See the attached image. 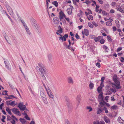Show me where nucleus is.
<instances>
[{"label":"nucleus","instance_id":"obj_61","mask_svg":"<svg viewBox=\"0 0 124 124\" xmlns=\"http://www.w3.org/2000/svg\"><path fill=\"white\" fill-rule=\"evenodd\" d=\"M4 62L5 65L8 64V61H6L5 60H4Z\"/></svg>","mask_w":124,"mask_h":124},{"label":"nucleus","instance_id":"obj_4","mask_svg":"<svg viewBox=\"0 0 124 124\" xmlns=\"http://www.w3.org/2000/svg\"><path fill=\"white\" fill-rule=\"evenodd\" d=\"M40 95L41 98L44 103L46 104H47L48 102L46 98L45 95L42 92H41L40 93Z\"/></svg>","mask_w":124,"mask_h":124},{"label":"nucleus","instance_id":"obj_36","mask_svg":"<svg viewBox=\"0 0 124 124\" xmlns=\"http://www.w3.org/2000/svg\"><path fill=\"white\" fill-rule=\"evenodd\" d=\"M110 86L109 85H107L106 86V90H109L110 88Z\"/></svg>","mask_w":124,"mask_h":124},{"label":"nucleus","instance_id":"obj_28","mask_svg":"<svg viewBox=\"0 0 124 124\" xmlns=\"http://www.w3.org/2000/svg\"><path fill=\"white\" fill-rule=\"evenodd\" d=\"M21 21L25 29L26 28H27L28 27L26 23L23 21H22V20H21Z\"/></svg>","mask_w":124,"mask_h":124},{"label":"nucleus","instance_id":"obj_37","mask_svg":"<svg viewBox=\"0 0 124 124\" xmlns=\"http://www.w3.org/2000/svg\"><path fill=\"white\" fill-rule=\"evenodd\" d=\"M104 110L105 111V113H108V110L105 107H104L103 108V110Z\"/></svg>","mask_w":124,"mask_h":124},{"label":"nucleus","instance_id":"obj_58","mask_svg":"<svg viewBox=\"0 0 124 124\" xmlns=\"http://www.w3.org/2000/svg\"><path fill=\"white\" fill-rule=\"evenodd\" d=\"M11 122L12 124H15V121L13 119L11 121Z\"/></svg>","mask_w":124,"mask_h":124},{"label":"nucleus","instance_id":"obj_25","mask_svg":"<svg viewBox=\"0 0 124 124\" xmlns=\"http://www.w3.org/2000/svg\"><path fill=\"white\" fill-rule=\"evenodd\" d=\"M94 87V84L92 82H90L89 85V87L90 89H93Z\"/></svg>","mask_w":124,"mask_h":124},{"label":"nucleus","instance_id":"obj_23","mask_svg":"<svg viewBox=\"0 0 124 124\" xmlns=\"http://www.w3.org/2000/svg\"><path fill=\"white\" fill-rule=\"evenodd\" d=\"M58 29L59 30L57 31V32L59 33H61L62 32V29L60 26H58Z\"/></svg>","mask_w":124,"mask_h":124},{"label":"nucleus","instance_id":"obj_63","mask_svg":"<svg viewBox=\"0 0 124 124\" xmlns=\"http://www.w3.org/2000/svg\"><path fill=\"white\" fill-rule=\"evenodd\" d=\"M118 122L120 123L124 124V121L122 120L121 121L120 120L119 121V120H118Z\"/></svg>","mask_w":124,"mask_h":124},{"label":"nucleus","instance_id":"obj_29","mask_svg":"<svg viewBox=\"0 0 124 124\" xmlns=\"http://www.w3.org/2000/svg\"><path fill=\"white\" fill-rule=\"evenodd\" d=\"M103 48L107 52H108V48L107 46L105 45H104L103 46Z\"/></svg>","mask_w":124,"mask_h":124},{"label":"nucleus","instance_id":"obj_64","mask_svg":"<svg viewBox=\"0 0 124 124\" xmlns=\"http://www.w3.org/2000/svg\"><path fill=\"white\" fill-rule=\"evenodd\" d=\"M121 42L123 43H124V37L122 38H121Z\"/></svg>","mask_w":124,"mask_h":124},{"label":"nucleus","instance_id":"obj_50","mask_svg":"<svg viewBox=\"0 0 124 124\" xmlns=\"http://www.w3.org/2000/svg\"><path fill=\"white\" fill-rule=\"evenodd\" d=\"M48 1L49 2L50 1V0H46V6L47 7L48 9Z\"/></svg>","mask_w":124,"mask_h":124},{"label":"nucleus","instance_id":"obj_10","mask_svg":"<svg viewBox=\"0 0 124 124\" xmlns=\"http://www.w3.org/2000/svg\"><path fill=\"white\" fill-rule=\"evenodd\" d=\"M98 100L99 101H103V97L102 95V93H101L98 96Z\"/></svg>","mask_w":124,"mask_h":124},{"label":"nucleus","instance_id":"obj_59","mask_svg":"<svg viewBox=\"0 0 124 124\" xmlns=\"http://www.w3.org/2000/svg\"><path fill=\"white\" fill-rule=\"evenodd\" d=\"M98 38V39L99 41H100L102 39V37L101 36H99Z\"/></svg>","mask_w":124,"mask_h":124},{"label":"nucleus","instance_id":"obj_30","mask_svg":"<svg viewBox=\"0 0 124 124\" xmlns=\"http://www.w3.org/2000/svg\"><path fill=\"white\" fill-rule=\"evenodd\" d=\"M52 4L54 5L56 7L58 6V3L56 1H54V2H52Z\"/></svg>","mask_w":124,"mask_h":124},{"label":"nucleus","instance_id":"obj_39","mask_svg":"<svg viewBox=\"0 0 124 124\" xmlns=\"http://www.w3.org/2000/svg\"><path fill=\"white\" fill-rule=\"evenodd\" d=\"M100 106L101 107V108L104 105V103L102 102H100Z\"/></svg>","mask_w":124,"mask_h":124},{"label":"nucleus","instance_id":"obj_6","mask_svg":"<svg viewBox=\"0 0 124 124\" xmlns=\"http://www.w3.org/2000/svg\"><path fill=\"white\" fill-rule=\"evenodd\" d=\"M7 9L10 13L11 16L13 18H15V16L14 13L12 10L11 8L10 7H8L7 8Z\"/></svg>","mask_w":124,"mask_h":124},{"label":"nucleus","instance_id":"obj_43","mask_svg":"<svg viewBox=\"0 0 124 124\" xmlns=\"http://www.w3.org/2000/svg\"><path fill=\"white\" fill-rule=\"evenodd\" d=\"M107 39H108L111 42L112 41V39L109 36H107Z\"/></svg>","mask_w":124,"mask_h":124},{"label":"nucleus","instance_id":"obj_21","mask_svg":"<svg viewBox=\"0 0 124 124\" xmlns=\"http://www.w3.org/2000/svg\"><path fill=\"white\" fill-rule=\"evenodd\" d=\"M25 29L27 34L29 35H30L31 34V33L28 27L27 28H26Z\"/></svg>","mask_w":124,"mask_h":124},{"label":"nucleus","instance_id":"obj_26","mask_svg":"<svg viewBox=\"0 0 124 124\" xmlns=\"http://www.w3.org/2000/svg\"><path fill=\"white\" fill-rule=\"evenodd\" d=\"M65 47H66V48H68L69 49H70V50H72L74 51V50L71 47V46H70V45H69L68 46L66 45H65Z\"/></svg>","mask_w":124,"mask_h":124},{"label":"nucleus","instance_id":"obj_31","mask_svg":"<svg viewBox=\"0 0 124 124\" xmlns=\"http://www.w3.org/2000/svg\"><path fill=\"white\" fill-rule=\"evenodd\" d=\"M106 24L107 26H111L112 25V23L111 22L108 21L106 23Z\"/></svg>","mask_w":124,"mask_h":124},{"label":"nucleus","instance_id":"obj_41","mask_svg":"<svg viewBox=\"0 0 124 124\" xmlns=\"http://www.w3.org/2000/svg\"><path fill=\"white\" fill-rule=\"evenodd\" d=\"M99 7V6L98 5H96V12H98L99 11L98 8Z\"/></svg>","mask_w":124,"mask_h":124},{"label":"nucleus","instance_id":"obj_46","mask_svg":"<svg viewBox=\"0 0 124 124\" xmlns=\"http://www.w3.org/2000/svg\"><path fill=\"white\" fill-rule=\"evenodd\" d=\"M25 118L28 120H30V119L29 117L27 115L25 116Z\"/></svg>","mask_w":124,"mask_h":124},{"label":"nucleus","instance_id":"obj_42","mask_svg":"<svg viewBox=\"0 0 124 124\" xmlns=\"http://www.w3.org/2000/svg\"><path fill=\"white\" fill-rule=\"evenodd\" d=\"M6 110L8 111L9 114H10L11 115H12V113L11 112V111L9 109H7Z\"/></svg>","mask_w":124,"mask_h":124},{"label":"nucleus","instance_id":"obj_19","mask_svg":"<svg viewBox=\"0 0 124 124\" xmlns=\"http://www.w3.org/2000/svg\"><path fill=\"white\" fill-rule=\"evenodd\" d=\"M61 36L60 37H59V40H62V41H65L66 40V38L65 37V36H62L61 35H60Z\"/></svg>","mask_w":124,"mask_h":124},{"label":"nucleus","instance_id":"obj_5","mask_svg":"<svg viewBox=\"0 0 124 124\" xmlns=\"http://www.w3.org/2000/svg\"><path fill=\"white\" fill-rule=\"evenodd\" d=\"M46 89L48 95L50 98H51L52 99H53L54 98V97L53 95L52 94V93L49 88L47 87L46 88Z\"/></svg>","mask_w":124,"mask_h":124},{"label":"nucleus","instance_id":"obj_52","mask_svg":"<svg viewBox=\"0 0 124 124\" xmlns=\"http://www.w3.org/2000/svg\"><path fill=\"white\" fill-rule=\"evenodd\" d=\"M88 26L91 28H93V26L92 25L91 23H88Z\"/></svg>","mask_w":124,"mask_h":124},{"label":"nucleus","instance_id":"obj_40","mask_svg":"<svg viewBox=\"0 0 124 124\" xmlns=\"http://www.w3.org/2000/svg\"><path fill=\"white\" fill-rule=\"evenodd\" d=\"M117 107V106L116 105H114L112 106L111 107V109H116V108Z\"/></svg>","mask_w":124,"mask_h":124},{"label":"nucleus","instance_id":"obj_18","mask_svg":"<svg viewBox=\"0 0 124 124\" xmlns=\"http://www.w3.org/2000/svg\"><path fill=\"white\" fill-rule=\"evenodd\" d=\"M68 82L70 84H72L73 83V79L71 77H69L68 78Z\"/></svg>","mask_w":124,"mask_h":124},{"label":"nucleus","instance_id":"obj_60","mask_svg":"<svg viewBox=\"0 0 124 124\" xmlns=\"http://www.w3.org/2000/svg\"><path fill=\"white\" fill-rule=\"evenodd\" d=\"M121 61L122 62H124V58L123 57H121Z\"/></svg>","mask_w":124,"mask_h":124},{"label":"nucleus","instance_id":"obj_11","mask_svg":"<svg viewBox=\"0 0 124 124\" xmlns=\"http://www.w3.org/2000/svg\"><path fill=\"white\" fill-rule=\"evenodd\" d=\"M73 9V7L72 6L71 8H67V11L69 15L71 14L72 10Z\"/></svg>","mask_w":124,"mask_h":124},{"label":"nucleus","instance_id":"obj_47","mask_svg":"<svg viewBox=\"0 0 124 124\" xmlns=\"http://www.w3.org/2000/svg\"><path fill=\"white\" fill-rule=\"evenodd\" d=\"M7 68L8 70H10L11 68H10L9 66V64H8L5 65Z\"/></svg>","mask_w":124,"mask_h":124},{"label":"nucleus","instance_id":"obj_7","mask_svg":"<svg viewBox=\"0 0 124 124\" xmlns=\"http://www.w3.org/2000/svg\"><path fill=\"white\" fill-rule=\"evenodd\" d=\"M66 16L63 12L61 10H60V12L59 13V17L60 21L63 18V17H66Z\"/></svg>","mask_w":124,"mask_h":124},{"label":"nucleus","instance_id":"obj_12","mask_svg":"<svg viewBox=\"0 0 124 124\" xmlns=\"http://www.w3.org/2000/svg\"><path fill=\"white\" fill-rule=\"evenodd\" d=\"M99 107L97 109V114H99L102 112L103 110V109L101 108V107L99 105H98Z\"/></svg>","mask_w":124,"mask_h":124},{"label":"nucleus","instance_id":"obj_49","mask_svg":"<svg viewBox=\"0 0 124 124\" xmlns=\"http://www.w3.org/2000/svg\"><path fill=\"white\" fill-rule=\"evenodd\" d=\"M84 3H85L87 4H88L90 3H91V2L89 1V0H86L84 2Z\"/></svg>","mask_w":124,"mask_h":124},{"label":"nucleus","instance_id":"obj_51","mask_svg":"<svg viewBox=\"0 0 124 124\" xmlns=\"http://www.w3.org/2000/svg\"><path fill=\"white\" fill-rule=\"evenodd\" d=\"M102 14L104 15H107V14H108V13H106L104 11H102Z\"/></svg>","mask_w":124,"mask_h":124},{"label":"nucleus","instance_id":"obj_9","mask_svg":"<svg viewBox=\"0 0 124 124\" xmlns=\"http://www.w3.org/2000/svg\"><path fill=\"white\" fill-rule=\"evenodd\" d=\"M59 18L57 17H55L53 19V22L56 25H57L59 24Z\"/></svg>","mask_w":124,"mask_h":124},{"label":"nucleus","instance_id":"obj_55","mask_svg":"<svg viewBox=\"0 0 124 124\" xmlns=\"http://www.w3.org/2000/svg\"><path fill=\"white\" fill-rule=\"evenodd\" d=\"M4 105V104L3 103H2L0 105V109H2V107Z\"/></svg>","mask_w":124,"mask_h":124},{"label":"nucleus","instance_id":"obj_22","mask_svg":"<svg viewBox=\"0 0 124 124\" xmlns=\"http://www.w3.org/2000/svg\"><path fill=\"white\" fill-rule=\"evenodd\" d=\"M104 120L106 123H108L109 122L110 120L109 118L106 116H105L104 118Z\"/></svg>","mask_w":124,"mask_h":124},{"label":"nucleus","instance_id":"obj_38","mask_svg":"<svg viewBox=\"0 0 124 124\" xmlns=\"http://www.w3.org/2000/svg\"><path fill=\"white\" fill-rule=\"evenodd\" d=\"M109 90L111 92L114 93H115L116 92V91L115 89H114L112 88H110Z\"/></svg>","mask_w":124,"mask_h":124},{"label":"nucleus","instance_id":"obj_56","mask_svg":"<svg viewBox=\"0 0 124 124\" xmlns=\"http://www.w3.org/2000/svg\"><path fill=\"white\" fill-rule=\"evenodd\" d=\"M93 25L95 26L96 27H97L98 26L97 24L95 22H93Z\"/></svg>","mask_w":124,"mask_h":124},{"label":"nucleus","instance_id":"obj_16","mask_svg":"<svg viewBox=\"0 0 124 124\" xmlns=\"http://www.w3.org/2000/svg\"><path fill=\"white\" fill-rule=\"evenodd\" d=\"M82 32L83 35H85L86 36H87L89 35V31L88 30L86 29H85L84 30V31H82Z\"/></svg>","mask_w":124,"mask_h":124},{"label":"nucleus","instance_id":"obj_2","mask_svg":"<svg viewBox=\"0 0 124 124\" xmlns=\"http://www.w3.org/2000/svg\"><path fill=\"white\" fill-rule=\"evenodd\" d=\"M40 70V75L42 79L44 80H45L46 78L45 76L47 75V73L45 68H42Z\"/></svg>","mask_w":124,"mask_h":124},{"label":"nucleus","instance_id":"obj_53","mask_svg":"<svg viewBox=\"0 0 124 124\" xmlns=\"http://www.w3.org/2000/svg\"><path fill=\"white\" fill-rule=\"evenodd\" d=\"M122 48L121 47H119L118 48L117 50V52H118L122 50Z\"/></svg>","mask_w":124,"mask_h":124},{"label":"nucleus","instance_id":"obj_62","mask_svg":"<svg viewBox=\"0 0 124 124\" xmlns=\"http://www.w3.org/2000/svg\"><path fill=\"white\" fill-rule=\"evenodd\" d=\"M75 37L77 39H79V37L77 33H76V34Z\"/></svg>","mask_w":124,"mask_h":124},{"label":"nucleus","instance_id":"obj_32","mask_svg":"<svg viewBox=\"0 0 124 124\" xmlns=\"http://www.w3.org/2000/svg\"><path fill=\"white\" fill-rule=\"evenodd\" d=\"M86 109L89 110V112H90L93 109L90 106H87L86 108Z\"/></svg>","mask_w":124,"mask_h":124},{"label":"nucleus","instance_id":"obj_34","mask_svg":"<svg viewBox=\"0 0 124 124\" xmlns=\"http://www.w3.org/2000/svg\"><path fill=\"white\" fill-rule=\"evenodd\" d=\"M38 65L39 66V67L40 70L42 68H44V67L43 66V65L41 63H39Z\"/></svg>","mask_w":124,"mask_h":124},{"label":"nucleus","instance_id":"obj_33","mask_svg":"<svg viewBox=\"0 0 124 124\" xmlns=\"http://www.w3.org/2000/svg\"><path fill=\"white\" fill-rule=\"evenodd\" d=\"M20 122L23 124L25 123L26 122L25 120L24 119L21 118L20 119Z\"/></svg>","mask_w":124,"mask_h":124},{"label":"nucleus","instance_id":"obj_15","mask_svg":"<svg viewBox=\"0 0 124 124\" xmlns=\"http://www.w3.org/2000/svg\"><path fill=\"white\" fill-rule=\"evenodd\" d=\"M67 106L69 108L68 109L69 113H70L71 112L72 108V105L71 104L69 103L67 104Z\"/></svg>","mask_w":124,"mask_h":124},{"label":"nucleus","instance_id":"obj_20","mask_svg":"<svg viewBox=\"0 0 124 124\" xmlns=\"http://www.w3.org/2000/svg\"><path fill=\"white\" fill-rule=\"evenodd\" d=\"M7 105H10L11 106H13L15 103V101H13L11 102H10L9 101H7Z\"/></svg>","mask_w":124,"mask_h":124},{"label":"nucleus","instance_id":"obj_24","mask_svg":"<svg viewBox=\"0 0 124 124\" xmlns=\"http://www.w3.org/2000/svg\"><path fill=\"white\" fill-rule=\"evenodd\" d=\"M48 59L49 61H51L52 60V55L50 54H49L47 55Z\"/></svg>","mask_w":124,"mask_h":124},{"label":"nucleus","instance_id":"obj_3","mask_svg":"<svg viewBox=\"0 0 124 124\" xmlns=\"http://www.w3.org/2000/svg\"><path fill=\"white\" fill-rule=\"evenodd\" d=\"M23 102H20L18 105V107L21 111H24L26 110L27 111H28V110L26 108V107L25 105H23Z\"/></svg>","mask_w":124,"mask_h":124},{"label":"nucleus","instance_id":"obj_8","mask_svg":"<svg viewBox=\"0 0 124 124\" xmlns=\"http://www.w3.org/2000/svg\"><path fill=\"white\" fill-rule=\"evenodd\" d=\"M12 111L15 114H17L19 116L21 115L20 112L18 110V109L14 108L12 109Z\"/></svg>","mask_w":124,"mask_h":124},{"label":"nucleus","instance_id":"obj_35","mask_svg":"<svg viewBox=\"0 0 124 124\" xmlns=\"http://www.w3.org/2000/svg\"><path fill=\"white\" fill-rule=\"evenodd\" d=\"M102 87H101L99 86L97 88V90L100 93L101 91V89H102Z\"/></svg>","mask_w":124,"mask_h":124},{"label":"nucleus","instance_id":"obj_17","mask_svg":"<svg viewBox=\"0 0 124 124\" xmlns=\"http://www.w3.org/2000/svg\"><path fill=\"white\" fill-rule=\"evenodd\" d=\"M34 22L32 23V25L33 26L35 27V28L37 30H39L40 28L39 26L37 25L36 23L34 21Z\"/></svg>","mask_w":124,"mask_h":124},{"label":"nucleus","instance_id":"obj_45","mask_svg":"<svg viewBox=\"0 0 124 124\" xmlns=\"http://www.w3.org/2000/svg\"><path fill=\"white\" fill-rule=\"evenodd\" d=\"M105 79V78L104 77H103L101 78V84H103V83L104 80Z\"/></svg>","mask_w":124,"mask_h":124},{"label":"nucleus","instance_id":"obj_27","mask_svg":"<svg viewBox=\"0 0 124 124\" xmlns=\"http://www.w3.org/2000/svg\"><path fill=\"white\" fill-rule=\"evenodd\" d=\"M21 21L25 29L26 28H27L28 27L26 23L23 21H22V20H21Z\"/></svg>","mask_w":124,"mask_h":124},{"label":"nucleus","instance_id":"obj_1","mask_svg":"<svg viewBox=\"0 0 124 124\" xmlns=\"http://www.w3.org/2000/svg\"><path fill=\"white\" fill-rule=\"evenodd\" d=\"M113 80L114 83H112L111 82L109 81L112 85L115 86L116 89H119L121 88L120 85V83L118 78L116 75H114L113 78Z\"/></svg>","mask_w":124,"mask_h":124},{"label":"nucleus","instance_id":"obj_48","mask_svg":"<svg viewBox=\"0 0 124 124\" xmlns=\"http://www.w3.org/2000/svg\"><path fill=\"white\" fill-rule=\"evenodd\" d=\"M93 18V16L91 15H89V18H88V19L89 20L90 19L91 20H92Z\"/></svg>","mask_w":124,"mask_h":124},{"label":"nucleus","instance_id":"obj_44","mask_svg":"<svg viewBox=\"0 0 124 124\" xmlns=\"http://www.w3.org/2000/svg\"><path fill=\"white\" fill-rule=\"evenodd\" d=\"M96 66L98 67L99 68H100L101 67V64L100 63L97 62L96 64Z\"/></svg>","mask_w":124,"mask_h":124},{"label":"nucleus","instance_id":"obj_54","mask_svg":"<svg viewBox=\"0 0 124 124\" xmlns=\"http://www.w3.org/2000/svg\"><path fill=\"white\" fill-rule=\"evenodd\" d=\"M105 40L104 39H101L100 40V43L101 44H103L104 43Z\"/></svg>","mask_w":124,"mask_h":124},{"label":"nucleus","instance_id":"obj_57","mask_svg":"<svg viewBox=\"0 0 124 124\" xmlns=\"http://www.w3.org/2000/svg\"><path fill=\"white\" fill-rule=\"evenodd\" d=\"M116 4V3L114 2H113L111 3V5L113 6H114Z\"/></svg>","mask_w":124,"mask_h":124},{"label":"nucleus","instance_id":"obj_13","mask_svg":"<svg viewBox=\"0 0 124 124\" xmlns=\"http://www.w3.org/2000/svg\"><path fill=\"white\" fill-rule=\"evenodd\" d=\"M81 96L80 95H78L76 98L77 103V105H78L80 103L81 100Z\"/></svg>","mask_w":124,"mask_h":124},{"label":"nucleus","instance_id":"obj_14","mask_svg":"<svg viewBox=\"0 0 124 124\" xmlns=\"http://www.w3.org/2000/svg\"><path fill=\"white\" fill-rule=\"evenodd\" d=\"M116 9L122 13H124L123 10L122 9L120 6L119 5H117L116 7Z\"/></svg>","mask_w":124,"mask_h":124}]
</instances>
